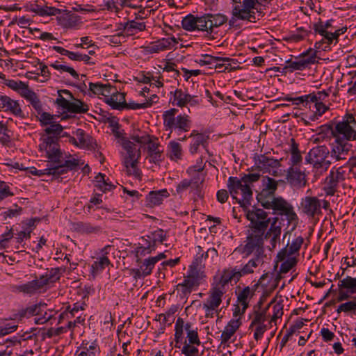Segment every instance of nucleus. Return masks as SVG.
I'll return each instance as SVG.
<instances>
[{
  "label": "nucleus",
  "mask_w": 356,
  "mask_h": 356,
  "mask_svg": "<svg viewBox=\"0 0 356 356\" xmlns=\"http://www.w3.org/2000/svg\"><path fill=\"white\" fill-rule=\"evenodd\" d=\"M246 218L250 222L249 234L247 236L244 252L249 255L257 248L261 252L264 247V234L272 220L268 213L261 209H254L246 212Z\"/></svg>",
  "instance_id": "nucleus-1"
},
{
  "label": "nucleus",
  "mask_w": 356,
  "mask_h": 356,
  "mask_svg": "<svg viewBox=\"0 0 356 356\" xmlns=\"http://www.w3.org/2000/svg\"><path fill=\"white\" fill-rule=\"evenodd\" d=\"M259 173L245 174L241 178L229 177L227 181L229 193L241 207L247 208L252 199V184L260 178Z\"/></svg>",
  "instance_id": "nucleus-2"
},
{
  "label": "nucleus",
  "mask_w": 356,
  "mask_h": 356,
  "mask_svg": "<svg viewBox=\"0 0 356 356\" xmlns=\"http://www.w3.org/2000/svg\"><path fill=\"white\" fill-rule=\"evenodd\" d=\"M63 130V127L56 122L48 124L44 129L45 135L40 138L42 141L39 145L40 151H44L49 162L59 163L62 157L58 140Z\"/></svg>",
  "instance_id": "nucleus-3"
},
{
  "label": "nucleus",
  "mask_w": 356,
  "mask_h": 356,
  "mask_svg": "<svg viewBox=\"0 0 356 356\" xmlns=\"http://www.w3.org/2000/svg\"><path fill=\"white\" fill-rule=\"evenodd\" d=\"M259 202L261 205L267 209H273L275 213L279 215L285 216L289 223H296L298 221V216L293 210V206L284 198L279 197H273L270 200L259 199Z\"/></svg>",
  "instance_id": "nucleus-4"
},
{
  "label": "nucleus",
  "mask_w": 356,
  "mask_h": 356,
  "mask_svg": "<svg viewBox=\"0 0 356 356\" xmlns=\"http://www.w3.org/2000/svg\"><path fill=\"white\" fill-rule=\"evenodd\" d=\"M177 109L170 108L164 112L163 115V124L166 130L170 129L172 133V129L181 131L187 132L190 130L191 120L187 115H179L176 116Z\"/></svg>",
  "instance_id": "nucleus-5"
},
{
  "label": "nucleus",
  "mask_w": 356,
  "mask_h": 356,
  "mask_svg": "<svg viewBox=\"0 0 356 356\" xmlns=\"http://www.w3.org/2000/svg\"><path fill=\"white\" fill-rule=\"evenodd\" d=\"M329 155V149L325 145H319L310 149L305 161L315 168L327 170L331 164V161L327 159Z\"/></svg>",
  "instance_id": "nucleus-6"
},
{
  "label": "nucleus",
  "mask_w": 356,
  "mask_h": 356,
  "mask_svg": "<svg viewBox=\"0 0 356 356\" xmlns=\"http://www.w3.org/2000/svg\"><path fill=\"white\" fill-rule=\"evenodd\" d=\"M321 132H331L334 138H341L345 141L356 140V131L347 122H338L333 128L330 124H325L321 127Z\"/></svg>",
  "instance_id": "nucleus-7"
},
{
  "label": "nucleus",
  "mask_w": 356,
  "mask_h": 356,
  "mask_svg": "<svg viewBox=\"0 0 356 356\" xmlns=\"http://www.w3.org/2000/svg\"><path fill=\"white\" fill-rule=\"evenodd\" d=\"M257 0H243V8L236 6L232 10V14L238 17L241 20H248L250 22H255L257 19H259L262 17L261 12L258 11L254 8L255 3Z\"/></svg>",
  "instance_id": "nucleus-8"
},
{
  "label": "nucleus",
  "mask_w": 356,
  "mask_h": 356,
  "mask_svg": "<svg viewBox=\"0 0 356 356\" xmlns=\"http://www.w3.org/2000/svg\"><path fill=\"white\" fill-rule=\"evenodd\" d=\"M302 212L309 218H314L321 213V200L314 196H306L300 202Z\"/></svg>",
  "instance_id": "nucleus-9"
},
{
  "label": "nucleus",
  "mask_w": 356,
  "mask_h": 356,
  "mask_svg": "<svg viewBox=\"0 0 356 356\" xmlns=\"http://www.w3.org/2000/svg\"><path fill=\"white\" fill-rule=\"evenodd\" d=\"M287 182L293 187L301 188L307 185L306 174L300 167H289L286 173Z\"/></svg>",
  "instance_id": "nucleus-10"
},
{
  "label": "nucleus",
  "mask_w": 356,
  "mask_h": 356,
  "mask_svg": "<svg viewBox=\"0 0 356 356\" xmlns=\"http://www.w3.org/2000/svg\"><path fill=\"white\" fill-rule=\"evenodd\" d=\"M341 168H339L336 171H330L326 177L323 187L326 195H334L337 191L339 183L345 179L343 172H341Z\"/></svg>",
  "instance_id": "nucleus-11"
},
{
  "label": "nucleus",
  "mask_w": 356,
  "mask_h": 356,
  "mask_svg": "<svg viewBox=\"0 0 356 356\" xmlns=\"http://www.w3.org/2000/svg\"><path fill=\"white\" fill-rule=\"evenodd\" d=\"M312 51V50L307 51L302 54V56L297 58L296 60L292 61L291 60H286V65L284 69L289 70L290 72L294 70H303L309 67L311 64H314L316 62V54L314 52L312 56L309 55V52Z\"/></svg>",
  "instance_id": "nucleus-12"
},
{
  "label": "nucleus",
  "mask_w": 356,
  "mask_h": 356,
  "mask_svg": "<svg viewBox=\"0 0 356 356\" xmlns=\"http://www.w3.org/2000/svg\"><path fill=\"white\" fill-rule=\"evenodd\" d=\"M351 145L341 138H335L334 143L332 145L330 156L337 161L346 160L350 150Z\"/></svg>",
  "instance_id": "nucleus-13"
},
{
  "label": "nucleus",
  "mask_w": 356,
  "mask_h": 356,
  "mask_svg": "<svg viewBox=\"0 0 356 356\" xmlns=\"http://www.w3.org/2000/svg\"><path fill=\"white\" fill-rule=\"evenodd\" d=\"M264 234V239L269 240L270 246L269 250L275 248L277 243L280 242L282 233V223L277 217L272 219L270 227Z\"/></svg>",
  "instance_id": "nucleus-14"
},
{
  "label": "nucleus",
  "mask_w": 356,
  "mask_h": 356,
  "mask_svg": "<svg viewBox=\"0 0 356 356\" xmlns=\"http://www.w3.org/2000/svg\"><path fill=\"white\" fill-rule=\"evenodd\" d=\"M196 97L191 96V95L184 92L181 89H177L173 93L172 104L178 107L183 108L187 104L191 106L197 105L199 101L195 99Z\"/></svg>",
  "instance_id": "nucleus-15"
},
{
  "label": "nucleus",
  "mask_w": 356,
  "mask_h": 356,
  "mask_svg": "<svg viewBox=\"0 0 356 356\" xmlns=\"http://www.w3.org/2000/svg\"><path fill=\"white\" fill-rule=\"evenodd\" d=\"M254 252L255 257L250 259L241 270H237L238 274H240L238 275L239 279L245 275L252 273L255 268L263 264L264 247H261V252L257 248L254 249Z\"/></svg>",
  "instance_id": "nucleus-16"
},
{
  "label": "nucleus",
  "mask_w": 356,
  "mask_h": 356,
  "mask_svg": "<svg viewBox=\"0 0 356 356\" xmlns=\"http://www.w3.org/2000/svg\"><path fill=\"white\" fill-rule=\"evenodd\" d=\"M303 242L304 238L302 236H298L296 238L290 245L288 243L284 248L282 249L278 252L277 255V261H282L287 257L292 256L295 253L298 252Z\"/></svg>",
  "instance_id": "nucleus-17"
},
{
  "label": "nucleus",
  "mask_w": 356,
  "mask_h": 356,
  "mask_svg": "<svg viewBox=\"0 0 356 356\" xmlns=\"http://www.w3.org/2000/svg\"><path fill=\"white\" fill-rule=\"evenodd\" d=\"M1 109H3L5 111H9L16 116H23V112L19 103L6 95H1L0 97V111Z\"/></svg>",
  "instance_id": "nucleus-18"
},
{
  "label": "nucleus",
  "mask_w": 356,
  "mask_h": 356,
  "mask_svg": "<svg viewBox=\"0 0 356 356\" xmlns=\"http://www.w3.org/2000/svg\"><path fill=\"white\" fill-rule=\"evenodd\" d=\"M178 43V39L175 37L162 38L156 41L152 46L147 47V51L156 53L161 51L172 49Z\"/></svg>",
  "instance_id": "nucleus-19"
},
{
  "label": "nucleus",
  "mask_w": 356,
  "mask_h": 356,
  "mask_svg": "<svg viewBox=\"0 0 356 356\" xmlns=\"http://www.w3.org/2000/svg\"><path fill=\"white\" fill-rule=\"evenodd\" d=\"M122 145L127 152L124 156V163H129L131 161H138L140 157V149H136L135 145L130 140L123 138Z\"/></svg>",
  "instance_id": "nucleus-20"
},
{
  "label": "nucleus",
  "mask_w": 356,
  "mask_h": 356,
  "mask_svg": "<svg viewBox=\"0 0 356 356\" xmlns=\"http://www.w3.org/2000/svg\"><path fill=\"white\" fill-rule=\"evenodd\" d=\"M224 293V289L220 286L213 287L209 292V298L204 304L209 305L210 309H217L222 302Z\"/></svg>",
  "instance_id": "nucleus-21"
},
{
  "label": "nucleus",
  "mask_w": 356,
  "mask_h": 356,
  "mask_svg": "<svg viewBox=\"0 0 356 356\" xmlns=\"http://www.w3.org/2000/svg\"><path fill=\"white\" fill-rule=\"evenodd\" d=\"M74 134L78 140L79 147L92 149L97 146L96 141L83 129H79Z\"/></svg>",
  "instance_id": "nucleus-22"
},
{
  "label": "nucleus",
  "mask_w": 356,
  "mask_h": 356,
  "mask_svg": "<svg viewBox=\"0 0 356 356\" xmlns=\"http://www.w3.org/2000/svg\"><path fill=\"white\" fill-rule=\"evenodd\" d=\"M241 325L240 319H232L225 326L220 337L221 344H226Z\"/></svg>",
  "instance_id": "nucleus-23"
},
{
  "label": "nucleus",
  "mask_w": 356,
  "mask_h": 356,
  "mask_svg": "<svg viewBox=\"0 0 356 356\" xmlns=\"http://www.w3.org/2000/svg\"><path fill=\"white\" fill-rule=\"evenodd\" d=\"M105 102L111 106L113 109L122 110L127 106L124 94L113 91L110 97L106 99Z\"/></svg>",
  "instance_id": "nucleus-24"
},
{
  "label": "nucleus",
  "mask_w": 356,
  "mask_h": 356,
  "mask_svg": "<svg viewBox=\"0 0 356 356\" xmlns=\"http://www.w3.org/2000/svg\"><path fill=\"white\" fill-rule=\"evenodd\" d=\"M169 193L166 189L160 190L158 191H151L147 196V205L150 207L159 205L162 203L164 197H168Z\"/></svg>",
  "instance_id": "nucleus-25"
},
{
  "label": "nucleus",
  "mask_w": 356,
  "mask_h": 356,
  "mask_svg": "<svg viewBox=\"0 0 356 356\" xmlns=\"http://www.w3.org/2000/svg\"><path fill=\"white\" fill-rule=\"evenodd\" d=\"M111 245H106L105 246L102 250V252L103 253V256L100 257L97 261H95L92 266V273L93 275H95L99 272L102 271L103 269L105 268L106 266H108L110 264V261L108 259V257L106 256V254H108L107 249L110 248Z\"/></svg>",
  "instance_id": "nucleus-26"
},
{
  "label": "nucleus",
  "mask_w": 356,
  "mask_h": 356,
  "mask_svg": "<svg viewBox=\"0 0 356 356\" xmlns=\"http://www.w3.org/2000/svg\"><path fill=\"white\" fill-rule=\"evenodd\" d=\"M21 95L31 103L32 106L38 111V113H40L42 111L41 102L37 94L31 90L29 88V86L24 90L22 91Z\"/></svg>",
  "instance_id": "nucleus-27"
},
{
  "label": "nucleus",
  "mask_w": 356,
  "mask_h": 356,
  "mask_svg": "<svg viewBox=\"0 0 356 356\" xmlns=\"http://www.w3.org/2000/svg\"><path fill=\"white\" fill-rule=\"evenodd\" d=\"M121 28L128 35H134L138 31H143L145 29V24L144 22H138L135 20H130L124 24H120Z\"/></svg>",
  "instance_id": "nucleus-28"
},
{
  "label": "nucleus",
  "mask_w": 356,
  "mask_h": 356,
  "mask_svg": "<svg viewBox=\"0 0 356 356\" xmlns=\"http://www.w3.org/2000/svg\"><path fill=\"white\" fill-rule=\"evenodd\" d=\"M281 159H275L273 158H270L266 156L264 154H261L258 156L257 164L259 167L264 170H268L270 168H278L281 166Z\"/></svg>",
  "instance_id": "nucleus-29"
},
{
  "label": "nucleus",
  "mask_w": 356,
  "mask_h": 356,
  "mask_svg": "<svg viewBox=\"0 0 356 356\" xmlns=\"http://www.w3.org/2000/svg\"><path fill=\"white\" fill-rule=\"evenodd\" d=\"M198 284L197 275L192 271L185 277L182 283L177 285V287H181L183 293L186 294L191 293L192 288Z\"/></svg>",
  "instance_id": "nucleus-30"
},
{
  "label": "nucleus",
  "mask_w": 356,
  "mask_h": 356,
  "mask_svg": "<svg viewBox=\"0 0 356 356\" xmlns=\"http://www.w3.org/2000/svg\"><path fill=\"white\" fill-rule=\"evenodd\" d=\"M291 145L290 148V167H300V165L302 163V157L298 149V145L296 143L293 138L291 139Z\"/></svg>",
  "instance_id": "nucleus-31"
},
{
  "label": "nucleus",
  "mask_w": 356,
  "mask_h": 356,
  "mask_svg": "<svg viewBox=\"0 0 356 356\" xmlns=\"http://www.w3.org/2000/svg\"><path fill=\"white\" fill-rule=\"evenodd\" d=\"M156 263L152 257L145 259L138 269L136 270V275L138 277H146L152 273Z\"/></svg>",
  "instance_id": "nucleus-32"
},
{
  "label": "nucleus",
  "mask_w": 356,
  "mask_h": 356,
  "mask_svg": "<svg viewBox=\"0 0 356 356\" xmlns=\"http://www.w3.org/2000/svg\"><path fill=\"white\" fill-rule=\"evenodd\" d=\"M184 321L181 318H178L176 321L175 325V348H181V345L184 341Z\"/></svg>",
  "instance_id": "nucleus-33"
},
{
  "label": "nucleus",
  "mask_w": 356,
  "mask_h": 356,
  "mask_svg": "<svg viewBox=\"0 0 356 356\" xmlns=\"http://www.w3.org/2000/svg\"><path fill=\"white\" fill-rule=\"evenodd\" d=\"M238 275L236 268L225 270L220 280V284H221L220 287L224 289L225 285L232 281H234L236 283L240 280Z\"/></svg>",
  "instance_id": "nucleus-34"
},
{
  "label": "nucleus",
  "mask_w": 356,
  "mask_h": 356,
  "mask_svg": "<svg viewBox=\"0 0 356 356\" xmlns=\"http://www.w3.org/2000/svg\"><path fill=\"white\" fill-rule=\"evenodd\" d=\"M253 292L249 286L245 287L237 296V301L242 307V313H244L248 307L249 299L252 296Z\"/></svg>",
  "instance_id": "nucleus-35"
},
{
  "label": "nucleus",
  "mask_w": 356,
  "mask_h": 356,
  "mask_svg": "<svg viewBox=\"0 0 356 356\" xmlns=\"http://www.w3.org/2000/svg\"><path fill=\"white\" fill-rule=\"evenodd\" d=\"M208 15L209 16V30H210V33L213 32V29L214 27H218L224 24L227 21V17L222 14L208 13Z\"/></svg>",
  "instance_id": "nucleus-36"
},
{
  "label": "nucleus",
  "mask_w": 356,
  "mask_h": 356,
  "mask_svg": "<svg viewBox=\"0 0 356 356\" xmlns=\"http://www.w3.org/2000/svg\"><path fill=\"white\" fill-rule=\"evenodd\" d=\"M338 286L339 289H347L350 293H356V277L347 276L340 281Z\"/></svg>",
  "instance_id": "nucleus-37"
},
{
  "label": "nucleus",
  "mask_w": 356,
  "mask_h": 356,
  "mask_svg": "<svg viewBox=\"0 0 356 356\" xmlns=\"http://www.w3.org/2000/svg\"><path fill=\"white\" fill-rule=\"evenodd\" d=\"M278 181L275 180L274 179L266 177V182L265 184V188L263 189L261 193L259 195L258 200L261 198V200H263V195L264 194H269L270 195H273L275 191L277 188Z\"/></svg>",
  "instance_id": "nucleus-38"
},
{
  "label": "nucleus",
  "mask_w": 356,
  "mask_h": 356,
  "mask_svg": "<svg viewBox=\"0 0 356 356\" xmlns=\"http://www.w3.org/2000/svg\"><path fill=\"white\" fill-rule=\"evenodd\" d=\"M218 58L227 59L226 61L216 60L213 64V67L218 72H225L226 71L230 72L235 70L236 67H232L231 65L232 60L227 57H218Z\"/></svg>",
  "instance_id": "nucleus-39"
},
{
  "label": "nucleus",
  "mask_w": 356,
  "mask_h": 356,
  "mask_svg": "<svg viewBox=\"0 0 356 356\" xmlns=\"http://www.w3.org/2000/svg\"><path fill=\"white\" fill-rule=\"evenodd\" d=\"M89 110L88 106L79 99L71 102L68 111L74 113H85Z\"/></svg>",
  "instance_id": "nucleus-40"
},
{
  "label": "nucleus",
  "mask_w": 356,
  "mask_h": 356,
  "mask_svg": "<svg viewBox=\"0 0 356 356\" xmlns=\"http://www.w3.org/2000/svg\"><path fill=\"white\" fill-rule=\"evenodd\" d=\"M35 291L42 289L49 282H54V276L49 274L41 275L39 279L32 280Z\"/></svg>",
  "instance_id": "nucleus-41"
},
{
  "label": "nucleus",
  "mask_w": 356,
  "mask_h": 356,
  "mask_svg": "<svg viewBox=\"0 0 356 356\" xmlns=\"http://www.w3.org/2000/svg\"><path fill=\"white\" fill-rule=\"evenodd\" d=\"M105 175L102 173H99L95 177V186L100 190L101 191L106 192V191H110L113 186L111 184H108L104 179Z\"/></svg>",
  "instance_id": "nucleus-42"
},
{
  "label": "nucleus",
  "mask_w": 356,
  "mask_h": 356,
  "mask_svg": "<svg viewBox=\"0 0 356 356\" xmlns=\"http://www.w3.org/2000/svg\"><path fill=\"white\" fill-rule=\"evenodd\" d=\"M58 97L56 100V104L58 106H59L60 107H61L63 109H65L68 111L71 102H70V101L67 100L65 98H64L62 96L61 93L67 94L71 98H73L72 93L67 90H58Z\"/></svg>",
  "instance_id": "nucleus-43"
},
{
  "label": "nucleus",
  "mask_w": 356,
  "mask_h": 356,
  "mask_svg": "<svg viewBox=\"0 0 356 356\" xmlns=\"http://www.w3.org/2000/svg\"><path fill=\"white\" fill-rule=\"evenodd\" d=\"M208 13L204 14L201 17H196L197 20V26L196 30L206 31L208 33H210V30H209V19Z\"/></svg>",
  "instance_id": "nucleus-44"
},
{
  "label": "nucleus",
  "mask_w": 356,
  "mask_h": 356,
  "mask_svg": "<svg viewBox=\"0 0 356 356\" xmlns=\"http://www.w3.org/2000/svg\"><path fill=\"white\" fill-rule=\"evenodd\" d=\"M181 25L184 30L189 31L196 30V26H197L196 17H194L192 15H187L182 19Z\"/></svg>",
  "instance_id": "nucleus-45"
},
{
  "label": "nucleus",
  "mask_w": 356,
  "mask_h": 356,
  "mask_svg": "<svg viewBox=\"0 0 356 356\" xmlns=\"http://www.w3.org/2000/svg\"><path fill=\"white\" fill-rule=\"evenodd\" d=\"M280 266V273H286L297 264V259L295 257H287Z\"/></svg>",
  "instance_id": "nucleus-46"
},
{
  "label": "nucleus",
  "mask_w": 356,
  "mask_h": 356,
  "mask_svg": "<svg viewBox=\"0 0 356 356\" xmlns=\"http://www.w3.org/2000/svg\"><path fill=\"white\" fill-rule=\"evenodd\" d=\"M183 346L181 348V353L185 356H197L198 349L195 344L186 343V340L182 343Z\"/></svg>",
  "instance_id": "nucleus-47"
},
{
  "label": "nucleus",
  "mask_w": 356,
  "mask_h": 356,
  "mask_svg": "<svg viewBox=\"0 0 356 356\" xmlns=\"http://www.w3.org/2000/svg\"><path fill=\"white\" fill-rule=\"evenodd\" d=\"M129 163H124L128 175H133L136 178L140 179L141 178V172L137 168L138 161H131Z\"/></svg>",
  "instance_id": "nucleus-48"
},
{
  "label": "nucleus",
  "mask_w": 356,
  "mask_h": 356,
  "mask_svg": "<svg viewBox=\"0 0 356 356\" xmlns=\"http://www.w3.org/2000/svg\"><path fill=\"white\" fill-rule=\"evenodd\" d=\"M110 84H102L99 83H89V89L95 95H102L104 96H107L106 94L104 93V89L109 88Z\"/></svg>",
  "instance_id": "nucleus-49"
},
{
  "label": "nucleus",
  "mask_w": 356,
  "mask_h": 356,
  "mask_svg": "<svg viewBox=\"0 0 356 356\" xmlns=\"http://www.w3.org/2000/svg\"><path fill=\"white\" fill-rule=\"evenodd\" d=\"M208 137L202 134H197L195 135L194 143L191 145L190 151L192 154L197 152L200 145H204Z\"/></svg>",
  "instance_id": "nucleus-50"
},
{
  "label": "nucleus",
  "mask_w": 356,
  "mask_h": 356,
  "mask_svg": "<svg viewBox=\"0 0 356 356\" xmlns=\"http://www.w3.org/2000/svg\"><path fill=\"white\" fill-rule=\"evenodd\" d=\"M227 59L218 58V57L213 56L209 54L202 55L201 58L197 60L201 65H213L216 60L226 61Z\"/></svg>",
  "instance_id": "nucleus-51"
},
{
  "label": "nucleus",
  "mask_w": 356,
  "mask_h": 356,
  "mask_svg": "<svg viewBox=\"0 0 356 356\" xmlns=\"http://www.w3.org/2000/svg\"><path fill=\"white\" fill-rule=\"evenodd\" d=\"M50 67L58 70H62L66 72L70 73L74 78L79 79V74L78 73L74 70V68L65 65L59 64L58 62H56L54 63H52L50 65Z\"/></svg>",
  "instance_id": "nucleus-52"
},
{
  "label": "nucleus",
  "mask_w": 356,
  "mask_h": 356,
  "mask_svg": "<svg viewBox=\"0 0 356 356\" xmlns=\"http://www.w3.org/2000/svg\"><path fill=\"white\" fill-rule=\"evenodd\" d=\"M56 163L57 165L51 168H46V170H47L49 175H59L64 174L67 171L66 167L65 166V164H61L60 160L59 163Z\"/></svg>",
  "instance_id": "nucleus-53"
},
{
  "label": "nucleus",
  "mask_w": 356,
  "mask_h": 356,
  "mask_svg": "<svg viewBox=\"0 0 356 356\" xmlns=\"http://www.w3.org/2000/svg\"><path fill=\"white\" fill-rule=\"evenodd\" d=\"M6 86L11 89L17 91L20 95H22V91L24 90L28 86L27 84L22 81H17L15 80H8L6 83Z\"/></svg>",
  "instance_id": "nucleus-54"
},
{
  "label": "nucleus",
  "mask_w": 356,
  "mask_h": 356,
  "mask_svg": "<svg viewBox=\"0 0 356 356\" xmlns=\"http://www.w3.org/2000/svg\"><path fill=\"white\" fill-rule=\"evenodd\" d=\"M169 147L171 154L170 156L175 159H180L181 156V148L180 144L177 142L172 141L170 143Z\"/></svg>",
  "instance_id": "nucleus-55"
},
{
  "label": "nucleus",
  "mask_w": 356,
  "mask_h": 356,
  "mask_svg": "<svg viewBox=\"0 0 356 356\" xmlns=\"http://www.w3.org/2000/svg\"><path fill=\"white\" fill-rule=\"evenodd\" d=\"M186 343L195 344L198 346L201 344V341L199 339L197 330H189L188 333L186 334Z\"/></svg>",
  "instance_id": "nucleus-56"
},
{
  "label": "nucleus",
  "mask_w": 356,
  "mask_h": 356,
  "mask_svg": "<svg viewBox=\"0 0 356 356\" xmlns=\"http://www.w3.org/2000/svg\"><path fill=\"white\" fill-rule=\"evenodd\" d=\"M152 250L150 243L146 247L140 246L136 250V257L138 263L141 262L140 257L145 256L147 254L151 253Z\"/></svg>",
  "instance_id": "nucleus-57"
},
{
  "label": "nucleus",
  "mask_w": 356,
  "mask_h": 356,
  "mask_svg": "<svg viewBox=\"0 0 356 356\" xmlns=\"http://www.w3.org/2000/svg\"><path fill=\"white\" fill-rule=\"evenodd\" d=\"M266 310L254 311V319L250 325V328L256 324H264V322L266 321Z\"/></svg>",
  "instance_id": "nucleus-58"
},
{
  "label": "nucleus",
  "mask_w": 356,
  "mask_h": 356,
  "mask_svg": "<svg viewBox=\"0 0 356 356\" xmlns=\"http://www.w3.org/2000/svg\"><path fill=\"white\" fill-rule=\"evenodd\" d=\"M356 309V302L354 301H348L345 303L341 304L337 309V313L348 312H352Z\"/></svg>",
  "instance_id": "nucleus-59"
},
{
  "label": "nucleus",
  "mask_w": 356,
  "mask_h": 356,
  "mask_svg": "<svg viewBox=\"0 0 356 356\" xmlns=\"http://www.w3.org/2000/svg\"><path fill=\"white\" fill-rule=\"evenodd\" d=\"M273 314L270 319V323L276 321V320L283 315V305L280 303L277 302L274 304L273 305Z\"/></svg>",
  "instance_id": "nucleus-60"
},
{
  "label": "nucleus",
  "mask_w": 356,
  "mask_h": 356,
  "mask_svg": "<svg viewBox=\"0 0 356 356\" xmlns=\"http://www.w3.org/2000/svg\"><path fill=\"white\" fill-rule=\"evenodd\" d=\"M63 24L65 27H73L79 23V17L75 15H71L63 17Z\"/></svg>",
  "instance_id": "nucleus-61"
},
{
  "label": "nucleus",
  "mask_w": 356,
  "mask_h": 356,
  "mask_svg": "<svg viewBox=\"0 0 356 356\" xmlns=\"http://www.w3.org/2000/svg\"><path fill=\"white\" fill-rule=\"evenodd\" d=\"M197 254L195 258V263L197 265L201 264L203 260L210 259L209 255H207V251H204L203 248L201 246L197 247Z\"/></svg>",
  "instance_id": "nucleus-62"
},
{
  "label": "nucleus",
  "mask_w": 356,
  "mask_h": 356,
  "mask_svg": "<svg viewBox=\"0 0 356 356\" xmlns=\"http://www.w3.org/2000/svg\"><path fill=\"white\" fill-rule=\"evenodd\" d=\"M46 304L34 305L26 308L28 317L40 315L42 312V307H45Z\"/></svg>",
  "instance_id": "nucleus-63"
},
{
  "label": "nucleus",
  "mask_w": 356,
  "mask_h": 356,
  "mask_svg": "<svg viewBox=\"0 0 356 356\" xmlns=\"http://www.w3.org/2000/svg\"><path fill=\"white\" fill-rule=\"evenodd\" d=\"M40 115V121L43 126H47L48 124H50L51 123L54 122L55 121L54 115H51L49 113L47 112H40L39 113Z\"/></svg>",
  "instance_id": "nucleus-64"
}]
</instances>
